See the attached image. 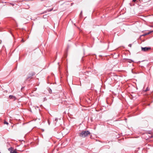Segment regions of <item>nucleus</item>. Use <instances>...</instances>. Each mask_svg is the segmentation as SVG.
Masks as SVG:
<instances>
[{"instance_id": "f257e3e1", "label": "nucleus", "mask_w": 153, "mask_h": 153, "mask_svg": "<svg viewBox=\"0 0 153 153\" xmlns=\"http://www.w3.org/2000/svg\"><path fill=\"white\" fill-rule=\"evenodd\" d=\"M90 133L88 131L83 130L81 133H79V136L82 137H85L90 135Z\"/></svg>"}, {"instance_id": "f03ea898", "label": "nucleus", "mask_w": 153, "mask_h": 153, "mask_svg": "<svg viewBox=\"0 0 153 153\" xmlns=\"http://www.w3.org/2000/svg\"><path fill=\"white\" fill-rule=\"evenodd\" d=\"M151 48L150 47H142L141 48L142 51L144 52H147L150 51L151 50Z\"/></svg>"}, {"instance_id": "7ed1b4c3", "label": "nucleus", "mask_w": 153, "mask_h": 153, "mask_svg": "<svg viewBox=\"0 0 153 153\" xmlns=\"http://www.w3.org/2000/svg\"><path fill=\"white\" fill-rule=\"evenodd\" d=\"M9 98L10 99H13V100H15L16 99V97H15L13 96V95H10L9 96Z\"/></svg>"}, {"instance_id": "20e7f679", "label": "nucleus", "mask_w": 153, "mask_h": 153, "mask_svg": "<svg viewBox=\"0 0 153 153\" xmlns=\"http://www.w3.org/2000/svg\"><path fill=\"white\" fill-rule=\"evenodd\" d=\"M152 32H153V31H150L148 33H146L144 35H143V36H145L146 35H147V34H149V33H151Z\"/></svg>"}, {"instance_id": "39448f33", "label": "nucleus", "mask_w": 153, "mask_h": 153, "mask_svg": "<svg viewBox=\"0 0 153 153\" xmlns=\"http://www.w3.org/2000/svg\"><path fill=\"white\" fill-rule=\"evenodd\" d=\"M149 88L148 87H147V88H146V90L145 91V92H146L147 91H149Z\"/></svg>"}, {"instance_id": "423d86ee", "label": "nucleus", "mask_w": 153, "mask_h": 153, "mask_svg": "<svg viewBox=\"0 0 153 153\" xmlns=\"http://www.w3.org/2000/svg\"><path fill=\"white\" fill-rule=\"evenodd\" d=\"M4 124H7V125H8V123H7V121H4Z\"/></svg>"}, {"instance_id": "0eeeda50", "label": "nucleus", "mask_w": 153, "mask_h": 153, "mask_svg": "<svg viewBox=\"0 0 153 153\" xmlns=\"http://www.w3.org/2000/svg\"><path fill=\"white\" fill-rule=\"evenodd\" d=\"M35 74V73H32V75H31V76H33V75H34Z\"/></svg>"}, {"instance_id": "6e6552de", "label": "nucleus", "mask_w": 153, "mask_h": 153, "mask_svg": "<svg viewBox=\"0 0 153 153\" xmlns=\"http://www.w3.org/2000/svg\"><path fill=\"white\" fill-rule=\"evenodd\" d=\"M25 42V41L23 39H22L21 40V42Z\"/></svg>"}, {"instance_id": "1a4fd4ad", "label": "nucleus", "mask_w": 153, "mask_h": 153, "mask_svg": "<svg viewBox=\"0 0 153 153\" xmlns=\"http://www.w3.org/2000/svg\"><path fill=\"white\" fill-rule=\"evenodd\" d=\"M13 153H17V152L15 151H14L13 152Z\"/></svg>"}, {"instance_id": "9d476101", "label": "nucleus", "mask_w": 153, "mask_h": 153, "mask_svg": "<svg viewBox=\"0 0 153 153\" xmlns=\"http://www.w3.org/2000/svg\"><path fill=\"white\" fill-rule=\"evenodd\" d=\"M136 0H133V2H135L136 1Z\"/></svg>"}, {"instance_id": "9b49d317", "label": "nucleus", "mask_w": 153, "mask_h": 153, "mask_svg": "<svg viewBox=\"0 0 153 153\" xmlns=\"http://www.w3.org/2000/svg\"><path fill=\"white\" fill-rule=\"evenodd\" d=\"M129 46L130 47H131V45L130 44V45H129Z\"/></svg>"}, {"instance_id": "f8f14e48", "label": "nucleus", "mask_w": 153, "mask_h": 153, "mask_svg": "<svg viewBox=\"0 0 153 153\" xmlns=\"http://www.w3.org/2000/svg\"><path fill=\"white\" fill-rule=\"evenodd\" d=\"M52 9H51L50 11H52Z\"/></svg>"}, {"instance_id": "ddd939ff", "label": "nucleus", "mask_w": 153, "mask_h": 153, "mask_svg": "<svg viewBox=\"0 0 153 153\" xmlns=\"http://www.w3.org/2000/svg\"><path fill=\"white\" fill-rule=\"evenodd\" d=\"M152 137H153V136H152Z\"/></svg>"}]
</instances>
